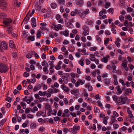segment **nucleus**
<instances>
[{"mask_svg": "<svg viewBox=\"0 0 134 134\" xmlns=\"http://www.w3.org/2000/svg\"><path fill=\"white\" fill-rule=\"evenodd\" d=\"M36 19L35 17L32 18L31 19V25L33 28L36 26Z\"/></svg>", "mask_w": 134, "mask_h": 134, "instance_id": "7", "label": "nucleus"}, {"mask_svg": "<svg viewBox=\"0 0 134 134\" xmlns=\"http://www.w3.org/2000/svg\"><path fill=\"white\" fill-rule=\"evenodd\" d=\"M129 20L131 21L132 20V18L131 16L129 14H128L126 16H125Z\"/></svg>", "mask_w": 134, "mask_h": 134, "instance_id": "46", "label": "nucleus"}, {"mask_svg": "<svg viewBox=\"0 0 134 134\" xmlns=\"http://www.w3.org/2000/svg\"><path fill=\"white\" fill-rule=\"evenodd\" d=\"M97 47H92L90 48V50L91 51H94L96 50Z\"/></svg>", "mask_w": 134, "mask_h": 134, "instance_id": "44", "label": "nucleus"}, {"mask_svg": "<svg viewBox=\"0 0 134 134\" xmlns=\"http://www.w3.org/2000/svg\"><path fill=\"white\" fill-rule=\"evenodd\" d=\"M89 33V32L87 30H85L83 31V34L85 36L88 35Z\"/></svg>", "mask_w": 134, "mask_h": 134, "instance_id": "29", "label": "nucleus"}, {"mask_svg": "<svg viewBox=\"0 0 134 134\" xmlns=\"http://www.w3.org/2000/svg\"><path fill=\"white\" fill-rule=\"evenodd\" d=\"M45 108L46 109L48 110L51 108V107L49 103H47L45 105Z\"/></svg>", "mask_w": 134, "mask_h": 134, "instance_id": "20", "label": "nucleus"}, {"mask_svg": "<svg viewBox=\"0 0 134 134\" xmlns=\"http://www.w3.org/2000/svg\"><path fill=\"white\" fill-rule=\"evenodd\" d=\"M111 64L112 65L111 66L113 69V70H115V71L116 70H115L116 68V65L114 62H111Z\"/></svg>", "mask_w": 134, "mask_h": 134, "instance_id": "24", "label": "nucleus"}, {"mask_svg": "<svg viewBox=\"0 0 134 134\" xmlns=\"http://www.w3.org/2000/svg\"><path fill=\"white\" fill-rule=\"evenodd\" d=\"M64 102L66 104H68V101L67 99L66 98H64L63 99Z\"/></svg>", "mask_w": 134, "mask_h": 134, "instance_id": "61", "label": "nucleus"}, {"mask_svg": "<svg viewBox=\"0 0 134 134\" xmlns=\"http://www.w3.org/2000/svg\"><path fill=\"white\" fill-rule=\"evenodd\" d=\"M105 34L107 35H110V32L108 30H106L105 31Z\"/></svg>", "mask_w": 134, "mask_h": 134, "instance_id": "53", "label": "nucleus"}, {"mask_svg": "<svg viewBox=\"0 0 134 134\" xmlns=\"http://www.w3.org/2000/svg\"><path fill=\"white\" fill-rule=\"evenodd\" d=\"M20 104L23 107V108L24 109H25L26 107V104L24 102H22L20 103Z\"/></svg>", "mask_w": 134, "mask_h": 134, "instance_id": "25", "label": "nucleus"}, {"mask_svg": "<svg viewBox=\"0 0 134 134\" xmlns=\"http://www.w3.org/2000/svg\"><path fill=\"white\" fill-rule=\"evenodd\" d=\"M54 29L57 31H58L59 30V28L58 26L57 25H55L54 26Z\"/></svg>", "mask_w": 134, "mask_h": 134, "instance_id": "56", "label": "nucleus"}, {"mask_svg": "<svg viewBox=\"0 0 134 134\" xmlns=\"http://www.w3.org/2000/svg\"><path fill=\"white\" fill-rule=\"evenodd\" d=\"M114 128L115 129H117L119 126V125L118 124H114L113 125Z\"/></svg>", "mask_w": 134, "mask_h": 134, "instance_id": "38", "label": "nucleus"}, {"mask_svg": "<svg viewBox=\"0 0 134 134\" xmlns=\"http://www.w3.org/2000/svg\"><path fill=\"white\" fill-rule=\"evenodd\" d=\"M0 47H2L4 49L7 50L8 49V45L4 41H2L0 44Z\"/></svg>", "mask_w": 134, "mask_h": 134, "instance_id": "6", "label": "nucleus"}, {"mask_svg": "<svg viewBox=\"0 0 134 134\" xmlns=\"http://www.w3.org/2000/svg\"><path fill=\"white\" fill-rule=\"evenodd\" d=\"M119 82L122 84V86H124L125 85V82L123 80L120 79L119 80Z\"/></svg>", "mask_w": 134, "mask_h": 134, "instance_id": "50", "label": "nucleus"}, {"mask_svg": "<svg viewBox=\"0 0 134 134\" xmlns=\"http://www.w3.org/2000/svg\"><path fill=\"white\" fill-rule=\"evenodd\" d=\"M94 113H98L99 111V108L96 107H94Z\"/></svg>", "mask_w": 134, "mask_h": 134, "instance_id": "33", "label": "nucleus"}, {"mask_svg": "<svg viewBox=\"0 0 134 134\" xmlns=\"http://www.w3.org/2000/svg\"><path fill=\"white\" fill-rule=\"evenodd\" d=\"M41 88V85L39 84H37L34 87L33 90L35 92L38 90L40 89Z\"/></svg>", "mask_w": 134, "mask_h": 134, "instance_id": "10", "label": "nucleus"}, {"mask_svg": "<svg viewBox=\"0 0 134 134\" xmlns=\"http://www.w3.org/2000/svg\"><path fill=\"white\" fill-rule=\"evenodd\" d=\"M83 1L82 0H79L76 3L77 5L80 6H81L83 4Z\"/></svg>", "mask_w": 134, "mask_h": 134, "instance_id": "13", "label": "nucleus"}, {"mask_svg": "<svg viewBox=\"0 0 134 134\" xmlns=\"http://www.w3.org/2000/svg\"><path fill=\"white\" fill-rule=\"evenodd\" d=\"M120 129L121 130V131H122V130L124 131L127 129V128L125 126H123L120 128Z\"/></svg>", "mask_w": 134, "mask_h": 134, "instance_id": "59", "label": "nucleus"}, {"mask_svg": "<svg viewBox=\"0 0 134 134\" xmlns=\"http://www.w3.org/2000/svg\"><path fill=\"white\" fill-rule=\"evenodd\" d=\"M86 50L85 48H83V49H82V52L83 53H84L85 54H82V55H88V54L86 53Z\"/></svg>", "mask_w": 134, "mask_h": 134, "instance_id": "31", "label": "nucleus"}, {"mask_svg": "<svg viewBox=\"0 0 134 134\" xmlns=\"http://www.w3.org/2000/svg\"><path fill=\"white\" fill-rule=\"evenodd\" d=\"M63 131L65 133H67L68 131L70 132H71L70 130H69L67 128H64L63 130Z\"/></svg>", "mask_w": 134, "mask_h": 134, "instance_id": "34", "label": "nucleus"}, {"mask_svg": "<svg viewBox=\"0 0 134 134\" xmlns=\"http://www.w3.org/2000/svg\"><path fill=\"white\" fill-rule=\"evenodd\" d=\"M113 98L116 103H120V105L124 104L125 102L128 99L127 97L125 94L123 96L122 95L120 97H117L116 95H114L113 96Z\"/></svg>", "mask_w": 134, "mask_h": 134, "instance_id": "1", "label": "nucleus"}, {"mask_svg": "<svg viewBox=\"0 0 134 134\" xmlns=\"http://www.w3.org/2000/svg\"><path fill=\"white\" fill-rule=\"evenodd\" d=\"M67 121V119L66 118H64L61 121V122L63 123H65Z\"/></svg>", "mask_w": 134, "mask_h": 134, "instance_id": "60", "label": "nucleus"}, {"mask_svg": "<svg viewBox=\"0 0 134 134\" xmlns=\"http://www.w3.org/2000/svg\"><path fill=\"white\" fill-rule=\"evenodd\" d=\"M61 87L62 89L66 92H68L69 91V88L66 87L64 84L62 85Z\"/></svg>", "mask_w": 134, "mask_h": 134, "instance_id": "11", "label": "nucleus"}, {"mask_svg": "<svg viewBox=\"0 0 134 134\" xmlns=\"http://www.w3.org/2000/svg\"><path fill=\"white\" fill-rule=\"evenodd\" d=\"M6 99L7 101L9 102H10L12 101L11 98L9 97H7L6 98Z\"/></svg>", "mask_w": 134, "mask_h": 134, "instance_id": "55", "label": "nucleus"}, {"mask_svg": "<svg viewBox=\"0 0 134 134\" xmlns=\"http://www.w3.org/2000/svg\"><path fill=\"white\" fill-rule=\"evenodd\" d=\"M55 68L57 70H58L61 68L62 67L61 66L57 65L56 66Z\"/></svg>", "mask_w": 134, "mask_h": 134, "instance_id": "48", "label": "nucleus"}, {"mask_svg": "<svg viewBox=\"0 0 134 134\" xmlns=\"http://www.w3.org/2000/svg\"><path fill=\"white\" fill-rule=\"evenodd\" d=\"M43 71L45 74H47L48 73V70L47 68L44 67L43 68Z\"/></svg>", "mask_w": 134, "mask_h": 134, "instance_id": "32", "label": "nucleus"}, {"mask_svg": "<svg viewBox=\"0 0 134 134\" xmlns=\"http://www.w3.org/2000/svg\"><path fill=\"white\" fill-rule=\"evenodd\" d=\"M75 39L76 41H79L80 39V37L78 35H77L75 37Z\"/></svg>", "mask_w": 134, "mask_h": 134, "instance_id": "62", "label": "nucleus"}, {"mask_svg": "<svg viewBox=\"0 0 134 134\" xmlns=\"http://www.w3.org/2000/svg\"><path fill=\"white\" fill-rule=\"evenodd\" d=\"M69 31L68 30L64 31L63 32V34L65 36H67L69 35Z\"/></svg>", "mask_w": 134, "mask_h": 134, "instance_id": "30", "label": "nucleus"}, {"mask_svg": "<svg viewBox=\"0 0 134 134\" xmlns=\"http://www.w3.org/2000/svg\"><path fill=\"white\" fill-rule=\"evenodd\" d=\"M27 39L29 40H31V41H34L35 40V36H29L27 37Z\"/></svg>", "mask_w": 134, "mask_h": 134, "instance_id": "22", "label": "nucleus"}, {"mask_svg": "<svg viewBox=\"0 0 134 134\" xmlns=\"http://www.w3.org/2000/svg\"><path fill=\"white\" fill-rule=\"evenodd\" d=\"M8 70V68L5 64L0 63V72L5 73Z\"/></svg>", "mask_w": 134, "mask_h": 134, "instance_id": "3", "label": "nucleus"}, {"mask_svg": "<svg viewBox=\"0 0 134 134\" xmlns=\"http://www.w3.org/2000/svg\"><path fill=\"white\" fill-rule=\"evenodd\" d=\"M30 110L29 109L27 108L25 110V112L26 113H30Z\"/></svg>", "mask_w": 134, "mask_h": 134, "instance_id": "63", "label": "nucleus"}, {"mask_svg": "<svg viewBox=\"0 0 134 134\" xmlns=\"http://www.w3.org/2000/svg\"><path fill=\"white\" fill-rule=\"evenodd\" d=\"M62 111L61 110H59L57 113V115L59 116H61L62 115Z\"/></svg>", "mask_w": 134, "mask_h": 134, "instance_id": "54", "label": "nucleus"}, {"mask_svg": "<svg viewBox=\"0 0 134 134\" xmlns=\"http://www.w3.org/2000/svg\"><path fill=\"white\" fill-rule=\"evenodd\" d=\"M62 78L64 79L63 81L65 84H67L68 82V78L66 77V76H64L63 75L62 76Z\"/></svg>", "mask_w": 134, "mask_h": 134, "instance_id": "23", "label": "nucleus"}, {"mask_svg": "<svg viewBox=\"0 0 134 134\" xmlns=\"http://www.w3.org/2000/svg\"><path fill=\"white\" fill-rule=\"evenodd\" d=\"M115 43L116 46L118 47H119L120 46V44L119 42H118L117 41H115Z\"/></svg>", "mask_w": 134, "mask_h": 134, "instance_id": "57", "label": "nucleus"}, {"mask_svg": "<svg viewBox=\"0 0 134 134\" xmlns=\"http://www.w3.org/2000/svg\"><path fill=\"white\" fill-rule=\"evenodd\" d=\"M113 77L114 79V84L115 85H118V80L117 79V76L116 75L113 74Z\"/></svg>", "mask_w": 134, "mask_h": 134, "instance_id": "9", "label": "nucleus"}, {"mask_svg": "<svg viewBox=\"0 0 134 134\" xmlns=\"http://www.w3.org/2000/svg\"><path fill=\"white\" fill-rule=\"evenodd\" d=\"M110 6V3L106 2L105 4V7L106 8H108Z\"/></svg>", "mask_w": 134, "mask_h": 134, "instance_id": "36", "label": "nucleus"}, {"mask_svg": "<svg viewBox=\"0 0 134 134\" xmlns=\"http://www.w3.org/2000/svg\"><path fill=\"white\" fill-rule=\"evenodd\" d=\"M119 19L121 21H123L124 20V17L122 15H120L119 17Z\"/></svg>", "mask_w": 134, "mask_h": 134, "instance_id": "41", "label": "nucleus"}, {"mask_svg": "<svg viewBox=\"0 0 134 134\" xmlns=\"http://www.w3.org/2000/svg\"><path fill=\"white\" fill-rule=\"evenodd\" d=\"M78 91L79 90L77 89H74L70 91L71 93L73 94H77Z\"/></svg>", "mask_w": 134, "mask_h": 134, "instance_id": "16", "label": "nucleus"}, {"mask_svg": "<svg viewBox=\"0 0 134 134\" xmlns=\"http://www.w3.org/2000/svg\"><path fill=\"white\" fill-rule=\"evenodd\" d=\"M108 59L106 57H104L101 59V61L103 62L107 63L108 61Z\"/></svg>", "mask_w": 134, "mask_h": 134, "instance_id": "19", "label": "nucleus"}, {"mask_svg": "<svg viewBox=\"0 0 134 134\" xmlns=\"http://www.w3.org/2000/svg\"><path fill=\"white\" fill-rule=\"evenodd\" d=\"M109 38H106L104 41V44H106L107 43H108L109 41Z\"/></svg>", "mask_w": 134, "mask_h": 134, "instance_id": "45", "label": "nucleus"}, {"mask_svg": "<svg viewBox=\"0 0 134 134\" xmlns=\"http://www.w3.org/2000/svg\"><path fill=\"white\" fill-rule=\"evenodd\" d=\"M23 38H25L27 37L28 35L26 32L25 31H23Z\"/></svg>", "mask_w": 134, "mask_h": 134, "instance_id": "37", "label": "nucleus"}, {"mask_svg": "<svg viewBox=\"0 0 134 134\" xmlns=\"http://www.w3.org/2000/svg\"><path fill=\"white\" fill-rule=\"evenodd\" d=\"M116 88L117 89V90L118 92L117 93L118 95H119L121 93L122 91L119 86H117V87Z\"/></svg>", "mask_w": 134, "mask_h": 134, "instance_id": "14", "label": "nucleus"}, {"mask_svg": "<svg viewBox=\"0 0 134 134\" xmlns=\"http://www.w3.org/2000/svg\"><path fill=\"white\" fill-rule=\"evenodd\" d=\"M9 45L10 47L11 48H13L14 47V44L13 41L12 40H10L9 42Z\"/></svg>", "mask_w": 134, "mask_h": 134, "instance_id": "15", "label": "nucleus"}, {"mask_svg": "<svg viewBox=\"0 0 134 134\" xmlns=\"http://www.w3.org/2000/svg\"><path fill=\"white\" fill-rule=\"evenodd\" d=\"M113 8H111L109 9L108 10V12H110L111 13V14H113Z\"/></svg>", "mask_w": 134, "mask_h": 134, "instance_id": "47", "label": "nucleus"}, {"mask_svg": "<svg viewBox=\"0 0 134 134\" xmlns=\"http://www.w3.org/2000/svg\"><path fill=\"white\" fill-rule=\"evenodd\" d=\"M12 56L14 58H16L18 56L17 53L15 52H14L13 53Z\"/></svg>", "mask_w": 134, "mask_h": 134, "instance_id": "58", "label": "nucleus"}, {"mask_svg": "<svg viewBox=\"0 0 134 134\" xmlns=\"http://www.w3.org/2000/svg\"><path fill=\"white\" fill-rule=\"evenodd\" d=\"M111 30L113 33L115 34H116V30L114 28H112L111 29Z\"/></svg>", "mask_w": 134, "mask_h": 134, "instance_id": "64", "label": "nucleus"}, {"mask_svg": "<svg viewBox=\"0 0 134 134\" xmlns=\"http://www.w3.org/2000/svg\"><path fill=\"white\" fill-rule=\"evenodd\" d=\"M51 6L52 8L55 9L57 7V4L55 3H51Z\"/></svg>", "mask_w": 134, "mask_h": 134, "instance_id": "28", "label": "nucleus"}, {"mask_svg": "<svg viewBox=\"0 0 134 134\" xmlns=\"http://www.w3.org/2000/svg\"><path fill=\"white\" fill-rule=\"evenodd\" d=\"M48 92L50 93H54L53 90L51 88H49L48 90Z\"/></svg>", "mask_w": 134, "mask_h": 134, "instance_id": "49", "label": "nucleus"}, {"mask_svg": "<svg viewBox=\"0 0 134 134\" xmlns=\"http://www.w3.org/2000/svg\"><path fill=\"white\" fill-rule=\"evenodd\" d=\"M133 10V9L131 7H128L127 9V12H132Z\"/></svg>", "mask_w": 134, "mask_h": 134, "instance_id": "52", "label": "nucleus"}, {"mask_svg": "<svg viewBox=\"0 0 134 134\" xmlns=\"http://www.w3.org/2000/svg\"><path fill=\"white\" fill-rule=\"evenodd\" d=\"M85 87L86 88H87L88 90L89 91H91L93 90L92 87L91 85H90L89 83L86 84L85 86Z\"/></svg>", "mask_w": 134, "mask_h": 134, "instance_id": "12", "label": "nucleus"}, {"mask_svg": "<svg viewBox=\"0 0 134 134\" xmlns=\"http://www.w3.org/2000/svg\"><path fill=\"white\" fill-rule=\"evenodd\" d=\"M103 81L104 83L107 85L108 86L110 85V82L109 80L107 79H105L103 80Z\"/></svg>", "mask_w": 134, "mask_h": 134, "instance_id": "17", "label": "nucleus"}, {"mask_svg": "<svg viewBox=\"0 0 134 134\" xmlns=\"http://www.w3.org/2000/svg\"><path fill=\"white\" fill-rule=\"evenodd\" d=\"M65 0H58V3L59 4H64L65 2Z\"/></svg>", "mask_w": 134, "mask_h": 134, "instance_id": "40", "label": "nucleus"}, {"mask_svg": "<svg viewBox=\"0 0 134 134\" xmlns=\"http://www.w3.org/2000/svg\"><path fill=\"white\" fill-rule=\"evenodd\" d=\"M68 50L69 52H73L74 51L75 48L74 47L70 46L68 48Z\"/></svg>", "mask_w": 134, "mask_h": 134, "instance_id": "21", "label": "nucleus"}, {"mask_svg": "<svg viewBox=\"0 0 134 134\" xmlns=\"http://www.w3.org/2000/svg\"><path fill=\"white\" fill-rule=\"evenodd\" d=\"M80 126H77L76 125H74L73 128H71V131L73 134H76L77 133V130H80Z\"/></svg>", "mask_w": 134, "mask_h": 134, "instance_id": "5", "label": "nucleus"}, {"mask_svg": "<svg viewBox=\"0 0 134 134\" xmlns=\"http://www.w3.org/2000/svg\"><path fill=\"white\" fill-rule=\"evenodd\" d=\"M67 25L68 27L70 28H73L74 27V26L70 22L68 23L67 24Z\"/></svg>", "mask_w": 134, "mask_h": 134, "instance_id": "26", "label": "nucleus"}, {"mask_svg": "<svg viewBox=\"0 0 134 134\" xmlns=\"http://www.w3.org/2000/svg\"><path fill=\"white\" fill-rule=\"evenodd\" d=\"M12 26H10L9 27L7 28V31L9 34H12Z\"/></svg>", "mask_w": 134, "mask_h": 134, "instance_id": "18", "label": "nucleus"}, {"mask_svg": "<svg viewBox=\"0 0 134 134\" xmlns=\"http://www.w3.org/2000/svg\"><path fill=\"white\" fill-rule=\"evenodd\" d=\"M120 3L122 4V5L124 6L125 5V1L124 0H120Z\"/></svg>", "mask_w": 134, "mask_h": 134, "instance_id": "51", "label": "nucleus"}, {"mask_svg": "<svg viewBox=\"0 0 134 134\" xmlns=\"http://www.w3.org/2000/svg\"><path fill=\"white\" fill-rule=\"evenodd\" d=\"M36 126V124L35 123H34L31 124L30 125V127L32 129H34L35 128Z\"/></svg>", "mask_w": 134, "mask_h": 134, "instance_id": "35", "label": "nucleus"}, {"mask_svg": "<svg viewBox=\"0 0 134 134\" xmlns=\"http://www.w3.org/2000/svg\"><path fill=\"white\" fill-rule=\"evenodd\" d=\"M13 20L10 18H5L4 20L3 23L6 27L10 26V24L12 22Z\"/></svg>", "mask_w": 134, "mask_h": 134, "instance_id": "4", "label": "nucleus"}, {"mask_svg": "<svg viewBox=\"0 0 134 134\" xmlns=\"http://www.w3.org/2000/svg\"><path fill=\"white\" fill-rule=\"evenodd\" d=\"M43 113V112L41 111H38L36 114V115L37 116H39L41 115Z\"/></svg>", "mask_w": 134, "mask_h": 134, "instance_id": "39", "label": "nucleus"}, {"mask_svg": "<svg viewBox=\"0 0 134 134\" xmlns=\"http://www.w3.org/2000/svg\"><path fill=\"white\" fill-rule=\"evenodd\" d=\"M117 122L118 121L114 119H112L109 122L110 124V125H112L113 123L115 122Z\"/></svg>", "mask_w": 134, "mask_h": 134, "instance_id": "27", "label": "nucleus"}, {"mask_svg": "<svg viewBox=\"0 0 134 134\" xmlns=\"http://www.w3.org/2000/svg\"><path fill=\"white\" fill-rule=\"evenodd\" d=\"M7 2L4 0H0V8L4 11H7L8 10Z\"/></svg>", "mask_w": 134, "mask_h": 134, "instance_id": "2", "label": "nucleus"}, {"mask_svg": "<svg viewBox=\"0 0 134 134\" xmlns=\"http://www.w3.org/2000/svg\"><path fill=\"white\" fill-rule=\"evenodd\" d=\"M29 14V13H28L26 15V16H25L24 20L23 21H24V24H27L29 21L30 19V15Z\"/></svg>", "mask_w": 134, "mask_h": 134, "instance_id": "8", "label": "nucleus"}, {"mask_svg": "<svg viewBox=\"0 0 134 134\" xmlns=\"http://www.w3.org/2000/svg\"><path fill=\"white\" fill-rule=\"evenodd\" d=\"M79 63L81 66H83L84 65V63L82 60H81L79 61Z\"/></svg>", "mask_w": 134, "mask_h": 134, "instance_id": "42", "label": "nucleus"}, {"mask_svg": "<svg viewBox=\"0 0 134 134\" xmlns=\"http://www.w3.org/2000/svg\"><path fill=\"white\" fill-rule=\"evenodd\" d=\"M23 76L25 77H27L29 76V74L26 72H25L23 74Z\"/></svg>", "mask_w": 134, "mask_h": 134, "instance_id": "43", "label": "nucleus"}]
</instances>
